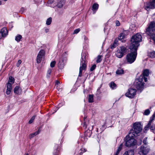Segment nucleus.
Segmentation results:
<instances>
[{
	"instance_id": "nucleus-1",
	"label": "nucleus",
	"mask_w": 155,
	"mask_h": 155,
	"mask_svg": "<svg viewBox=\"0 0 155 155\" xmlns=\"http://www.w3.org/2000/svg\"><path fill=\"white\" fill-rule=\"evenodd\" d=\"M147 26L145 31L155 43V21L150 22Z\"/></svg>"
},
{
	"instance_id": "nucleus-2",
	"label": "nucleus",
	"mask_w": 155,
	"mask_h": 155,
	"mask_svg": "<svg viewBox=\"0 0 155 155\" xmlns=\"http://www.w3.org/2000/svg\"><path fill=\"white\" fill-rule=\"evenodd\" d=\"M141 35L139 33H137L133 36L131 39V44L130 48H136L137 49L138 47L139 46V43L141 41Z\"/></svg>"
},
{
	"instance_id": "nucleus-3",
	"label": "nucleus",
	"mask_w": 155,
	"mask_h": 155,
	"mask_svg": "<svg viewBox=\"0 0 155 155\" xmlns=\"http://www.w3.org/2000/svg\"><path fill=\"white\" fill-rule=\"evenodd\" d=\"M130 52L126 56L127 63L129 64H131L135 60L137 57V49L136 48L130 49Z\"/></svg>"
},
{
	"instance_id": "nucleus-4",
	"label": "nucleus",
	"mask_w": 155,
	"mask_h": 155,
	"mask_svg": "<svg viewBox=\"0 0 155 155\" xmlns=\"http://www.w3.org/2000/svg\"><path fill=\"white\" fill-rule=\"evenodd\" d=\"M134 130L131 129L129 134V136L134 137L137 134L140 133L142 129V127L139 122H136L133 125Z\"/></svg>"
},
{
	"instance_id": "nucleus-5",
	"label": "nucleus",
	"mask_w": 155,
	"mask_h": 155,
	"mask_svg": "<svg viewBox=\"0 0 155 155\" xmlns=\"http://www.w3.org/2000/svg\"><path fill=\"white\" fill-rule=\"evenodd\" d=\"M87 53L85 52H83L81 54V58L80 60L81 66L79 68V72L78 75L79 77L82 76V71L85 69L86 68V59Z\"/></svg>"
},
{
	"instance_id": "nucleus-6",
	"label": "nucleus",
	"mask_w": 155,
	"mask_h": 155,
	"mask_svg": "<svg viewBox=\"0 0 155 155\" xmlns=\"http://www.w3.org/2000/svg\"><path fill=\"white\" fill-rule=\"evenodd\" d=\"M143 76H140L139 78L135 79L134 83V86L138 91L141 92L143 90L144 83L143 82Z\"/></svg>"
},
{
	"instance_id": "nucleus-7",
	"label": "nucleus",
	"mask_w": 155,
	"mask_h": 155,
	"mask_svg": "<svg viewBox=\"0 0 155 155\" xmlns=\"http://www.w3.org/2000/svg\"><path fill=\"white\" fill-rule=\"evenodd\" d=\"M64 0H60L59 1L58 0H49L48 3L50 5V6L51 7L54 8L57 6L58 8H61L64 4Z\"/></svg>"
},
{
	"instance_id": "nucleus-8",
	"label": "nucleus",
	"mask_w": 155,
	"mask_h": 155,
	"mask_svg": "<svg viewBox=\"0 0 155 155\" xmlns=\"http://www.w3.org/2000/svg\"><path fill=\"white\" fill-rule=\"evenodd\" d=\"M134 137H131L127 135L125 139V145L127 147H131L134 145L136 143V140L134 138Z\"/></svg>"
},
{
	"instance_id": "nucleus-9",
	"label": "nucleus",
	"mask_w": 155,
	"mask_h": 155,
	"mask_svg": "<svg viewBox=\"0 0 155 155\" xmlns=\"http://www.w3.org/2000/svg\"><path fill=\"white\" fill-rule=\"evenodd\" d=\"M127 51V49L125 46L120 47L116 51L115 56L119 58H121L125 54Z\"/></svg>"
},
{
	"instance_id": "nucleus-10",
	"label": "nucleus",
	"mask_w": 155,
	"mask_h": 155,
	"mask_svg": "<svg viewBox=\"0 0 155 155\" xmlns=\"http://www.w3.org/2000/svg\"><path fill=\"white\" fill-rule=\"evenodd\" d=\"M155 117L152 116L150 119L147 125L144 128V130H147L149 129L151 130H153L155 129V124L154 123Z\"/></svg>"
},
{
	"instance_id": "nucleus-11",
	"label": "nucleus",
	"mask_w": 155,
	"mask_h": 155,
	"mask_svg": "<svg viewBox=\"0 0 155 155\" xmlns=\"http://www.w3.org/2000/svg\"><path fill=\"white\" fill-rule=\"evenodd\" d=\"M144 8L148 11L150 9H154L155 8V0H152L147 2L144 6Z\"/></svg>"
},
{
	"instance_id": "nucleus-12",
	"label": "nucleus",
	"mask_w": 155,
	"mask_h": 155,
	"mask_svg": "<svg viewBox=\"0 0 155 155\" xmlns=\"http://www.w3.org/2000/svg\"><path fill=\"white\" fill-rule=\"evenodd\" d=\"M149 150L150 149L148 147L142 145L138 150V152L140 155H146Z\"/></svg>"
},
{
	"instance_id": "nucleus-13",
	"label": "nucleus",
	"mask_w": 155,
	"mask_h": 155,
	"mask_svg": "<svg viewBox=\"0 0 155 155\" xmlns=\"http://www.w3.org/2000/svg\"><path fill=\"white\" fill-rule=\"evenodd\" d=\"M45 54V51L43 50H41L39 51L36 58L37 62L38 63H40L44 58Z\"/></svg>"
},
{
	"instance_id": "nucleus-14",
	"label": "nucleus",
	"mask_w": 155,
	"mask_h": 155,
	"mask_svg": "<svg viewBox=\"0 0 155 155\" xmlns=\"http://www.w3.org/2000/svg\"><path fill=\"white\" fill-rule=\"evenodd\" d=\"M136 90L134 88H130L125 94L126 97L132 98L134 97L136 94Z\"/></svg>"
},
{
	"instance_id": "nucleus-15",
	"label": "nucleus",
	"mask_w": 155,
	"mask_h": 155,
	"mask_svg": "<svg viewBox=\"0 0 155 155\" xmlns=\"http://www.w3.org/2000/svg\"><path fill=\"white\" fill-rule=\"evenodd\" d=\"M66 58L62 55L59 60L58 63V67L61 69H62L64 68L65 62L66 61Z\"/></svg>"
},
{
	"instance_id": "nucleus-16",
	"label": "nucleus",
	"mask_w": 155,
	"mask_h": 155,
	"mask_svg": "<svg viewBox=\"0 0 155 155\" xmlns=\"http://www.w3.org/2000/svg\"><path fill=\"white\" fill-rule=\"evenodd\" d=\"M8 34V31L5 27L2 28L0 32V39L5 37Z\"/></svg>"
},
{
	"instance_id": "nucleus-17",
	"label": "nucleus",
	"mask_w": 155,
	"mask_h": 155,
	"mask_svg": "<svg viewBox=\"0 0 155 155\" xmlns=\"http://www.w3.org/2000/svg\"><path fill=\"white\" fill-rule=\"evenodd\" d=\"M91 132L90 130L88 132L86 131L85 133V137L82 138V141L86 142L87 140V137H90L91 136Z\"/></svg>"
},
{
	"instance_id": "nucleus-18",
	"label": "nucleus",
	"mask_w": 155,
	"mask_h": 155,
	"mask_svg": "<svg viewBox=\"0 0 155 155\" xmlns=\"http://www.w3.org/2000/svg\"><path fill=\"white\" fill-rule=\"evenodd\" d=\"M127 35V32L126 31H124L123 32L121 33L118 37L119 40H122L125 38V36Z\"/></svg>"
},
{
	"instance_id": "nucleus-19",
	"label": "nucleus",
	"mask_w": 155,
	"mask_h": 155,
	"mask_svg": "<svg viewBox=\"0 0 155 155\" xmlns=\"http://www.w3.org/2000/svg\"><path fill=\"white\" fill-rule=\"evenodd\" d=\"M7 90L6 93L7 94H9L12 89V85L11 84L7 83Z\"/></svg>"
},
{
	"instance_id": "nucleus-20",
	"label": "nucleus",
	"mask_w": 155,
	"mask_h": 155,
	"mask_svg": "<svg viewBox=\"0 0 155 155\" xmlns=\"http://www.w3.org/2000/svg\"><path fill=\"white\" fill-rule=\"evenodd\" d=\"M41 130L40 129H39L37 131L30 134L29 135V138L30 139L32 138L39 134Z\"/></svg>"
},
{
	"instance_id": "nucleus-21",
	"label": "nucleus",
	"mask_w": 155,
	"mask_h": 155,
	"mask_svg": "<svg viewBox=\"0 0 155 155\" xmlns=\"http://www.w3.org/2000/svg\"><path fill=\"white\" fill-rule=\"evenodd\" d=\"M99 5L97 4H94L92 7V10L93 12V14H94L98 8Z\"/></svg>"
},
{
	"instance_id": "nucleus-22",
	"label": "nucleus",
	"mask_w": 155,
	"mask_h": 155,
	"mask_svg": "<svg viewBox=\"0 0 155 155\" xmlns=\"http://www.w3.org/2000/svg\"><path fill=\"white\" fill-rule=\"evenodd\" d=\"M118 45V40L116 39L115 40L113 43L111 44L110 45V48L113 49L114 48H115Z\"/></svg>"
},
{
	"instance_id": "nucleus-23",
	"label": "nucleus",
	"mask_w": 155,
	"mask_h": 155,
	"mask_svg": "<svg viewBox=\"0 0 155 155\" xmlns=\"http://www.w3.org/2000/svg\"><path fill=\"white\" fill-rule=\"evenodd\" d=\"M123 155H134V151L132 150H129L125 152Z\"/></svg>"
},
{
	"instance_id": "nucleus-24",
	"label": "nucleus",
	"mask_w": 155,
	"mask_h": 155,
	"mask_svg": "<svg viewBox=\"0 0 155 155\" xmlns=\"http://www.w3.org/2000/svg\"><path fill=\"white\" fill-rule=\"evenodd\" d=\"M109 85L112 89H115L117 87V85L113 81L111 82Z\"/></svg>"
},
{
	"instance_id": "nucleus-25",
	"label": "nucleus",
	"mask_w": 155,
	"mask_h": 155,
	"mask_svg": "<svg viewBox=\"0 0 155 155\" xmlns=\"http://www.w3.org/2000/svg\"><path fill=\"white\" fill-rule=\"evenodd\" d=\"M15 81V79L12 76H10L7 83L11 84L12 85L13 84Z\"/></svg>"
},
{
	"instance_id": "nucleus-26",
	"label": "nucleus",
	"mask_w": 155,
	"mask_h": 155,
	"mask_svg": "<svg viewBox=\"0 0 155 155\" xmlns=\"http://www.w3.org/2000/svg\"><path fill=\"white\" fill-rule=\"evenodd\" d=\"M149 72L148 69L144 70L143 72V76L147 77L149 75Z\"/></svg>"
},
{
	"instance_id": "nucleus-27",
	"label": "nucleus",
	"mask_w": 155,
	"mask_h": 155,
	"mask_svg": "<svg viewBox=\"0 0 155 155\" xmlns=\"http://www.w3.org/2000/svg\"><path fill=\"white\" fill-rule=\"evenodd\" d=\"M123 144L122 143L119 146L117 152L115 153V155H118V154L119 153L120 151L121 150Z\"/></svg>"
},
{
	"instance_id": "nucleus-28",
	"label": "nucleus",
	"mask_w": 155,
	"mask_h": 155,
	"mask_svg": "<svg viewBox=\"0 0 155 155\" xmlns=\"http://www.w3.org/2000/svg\"><path fill=\"white\" fill-rule=\"evenodd\" d=\"M19 87L18 86H16L14 90V93L17 94H19Z\"/></svg>"
},
{
	"instance_id": "nucleus-29",
	"label": "nucleus",
	"mask_w": 155,
	"mask_h": 155,
	"mask_svg": "<svg viewBox=\"0 0 155 155\" xmlns=\"http://www.w3.org/2000/svg\"><path fill=\"white\" fill-rule=\"evenodd\" d=\"M88 101L89 103H92L93 102L94 100L93 95L90 94L89 95Z\"/></svg>"
},
{
	"instance_id": "nucleus-30",
	"label": "nucleus",
	"mask_w": 155,
	"mask_h": 155,
	"mask_svg": "<svg viewBox=\"0 0 155 155\" xmlns=\"http://www.w3.org/2000/svg\"><path fill=\"white\" fill-rule=\"evenodd\" d=\"M22 36L20 35H18L15 37V40L18 42H19L20 40L22 38Z\"/></svg>"
},
{
	"instance_id": "nucleus-31",
	"label": "nucleus",
	"mask_w": 155,
	"mask_h": 155,
	"mask_svg": "<svg viewBox=\"0 0 155 155\" xmlns=\"http://www.w3.org/2000/svg\"><path fill=\"white\" fill-rule=\"evenodd\" d=\"M52 22V18L51 17H49L48 18L46 21V24L47 25H50Z\"/></svg>"
},
{
	"instance_id": "nucleus-32",
	"label": "nucleus",
	"mask_w": 155,
	"mask_h": 155,
	"mask_svg": "<svg viewBox=\"0 0 155 155\" xmlns=\"http://www.w3.org/2000/svg\"><path fill=\"white\" fill-rule=\"evenodd\" d=\"M102 55H99L97 57V60H96V62L97 63H100L102 61Z\"/></svg>"
},
{
	"instance_id": "nucleus-33",
	"label": "nucleus",
	"mask_w": 155,
	"mask_h": 155,
	"mask_svg": "<svg viewBox=\"0 0 155 155\" xmlns=\"http://www.w3.org/2000/svg\"><path fill=\"white\" fill-rule=\"evenodd\" d=\"M150 113V110L149 109L146 110L144 112L143 114L145 115H148Z\"/></svg>"
},
{
	"instance_id": "nucleus-34",
	"label": "nucleus",
	"mask_w": 155,
	"mask_h": 155,
	"mask_svg": "<svg viewBox=\"0 0 155 155\" xmlns=\"http://www.w3.org/2000/svg\"><path fill=\"white\" fill-rule=\"evenodd\" d=\"M149 56L152 58H154L155 57V51H153L149 53Z\"/></svg>"
},
{
	"instance_id": "nucleus-35",
	"label": "nucleus",
	"mask_w": 155,
	"mask_h": 155,
	"mask_svg": "<svg viewBox=\"0 0 155 155\" xmlns=\"http://www.w3.org/2000/svg\"><path fill=\"white\" fill-rule=\"evenodd\" d=\"M124 73V70L123 69H120L117 70L116 71V73L117 74H121Z\"/></svg>"
},
{
	"instance_id": "nucleus-36",
	"label": "nucleus",
	"mask_w": 155,
	"mask_h": 155,
	"mask_svg": "<svg viewBox=\"0 0 155 155\" xmlns=\"http://www.w3.org/2000/svg\"><path fill=\"white\" fill-rule=\"evenodd\" d=\"M58 145L56 144L55 146V149H56L55 153H54L53 155H58Z\"/></svg>"
},
{
	"instance_id": "nucleus-37",
	"label": "nucleus",
	"mask_w": 155,
	"mask_h": 155,
	"mask_svg": "<svg viewBox=\"0 0 155 155\" xmlns=\"http://www.w3.org/2000/svg\"><path fill=\"white\" fill-rule=\"evenodd\" d=\"M51 72V70L50 69H48L47 74V78H49L50 77V75Z\"/></svg>"
},
{
	"instance_id": "nucleus-38",
	"label": "nucleus",
	"mask_w": 155,
	"mask_h": 155,
	"mask_svg": "<svg viewBox=\"0 0 155 155\" xmlns=\"http://www.w3.org/2000/svg\"><path fill=\"white\" fill-rule=\"evenodd\" d=\"M35 116H33V117H32L30 119V120H29L28 123L29 124H31L34 121V119L35 118Z\"/></svg>"
},
{
	"instance_id": "nucleus-39",
	"label": "nucleus",
	"mask_w": 155,
	"mask_h": 155,
	"mask_svg": "<svg viewBox=\"0 0 155 155\" xmlns=\"http://www.w3.org/2000/svg\"><path fill=\"white\" fill-rule=\"evenodd\" d=\"M96 67V64H94L90 68V71H94Z\"/></svg>"
},
{
	"instance_id": "nucleus-40",
	"label": "nucleus",
	"mask_w": 155,
	"mask_h": 155,
	"mask_svg": "<svg viewBox=\"0 0 155 155\" xmlns=\"http://www.w3.org/2000/svg\"><path fill=\"white\" fill-rule=\"evenodd\" d=\"M80 29L79 28L75 29L74 31L73 34H77L80 31Z\"/></svg>"
},
{
	"instance_id": "nucleus-41",
	"label": "nucleus",
	"mask_w": 155,
	"mask_h": 155,
	"mask_svg": "<svg viewBox=\"0 0 155 155\" xmlns=\"http://www.w3.org/2000/svg\"><path fill=\"white\" fill-rule=\"evenodd\" d=\"M55 64H56V62L55 61H54L51 62L50 64V66L51 68L54 67V66Z\"/></svg>"
},
{
	"instance_id": "nucleus-42",
	"label": "nucleus",
	"mask_w": 155,
	"mask_h": 155,
	"mask_svg": "<svg viewBox=\"0 0 155 155\" xmlns=\"http://www.w3.org/2000/svg\"><path fill=\"white\" fill-rule=\"evenodd\" d=\"M147 137H145L144 139V140H143V143L145 145H147Z\"/></svg>"
},
{
	"instance_id": "nucleus-43",
	"label": "nucleus",
	"mask_w": 155,
	"mask_h": 155,
	"mask_svg": "<svg viewBox=\"0 0 155 155\" xmlns=\"http://www.w3.org/2000/svg\"><path fill=\"white\" fill-rule=\"evenodd\" d=\"M21 63V61L20 60H18L17 64H16L17 66L18 67H19Z\"/></svg>"
},
{
	"instance_id": "nucleus-44",
	"label": "nucleus",
	"mask_w": 155,
	"mask_h": 155,
	"mask_svg": "<svg viewBox=\"0 0 155 155\" xmlns=\"http://www.w3.org/2000/svg\"><path fill=\"white\" fill-rule=\"evenodd\" d=\"M83 153V152L82 151H79L77 153L76 155H82Z\"/></svg>"
},
{
	"instance_id": "nucleus-45",
	"label": "nucleus",
	"mask_w": 155,
	"mask_h": 155,
	"mask_svg": "<svg viewBox=\"0 0 155 155\" xmlns=\"http://www.w3.org/2000/svg\"><path fill=\"white\" fill-rule=\"evenodd\" d=\"M115 23H116V25L117 26H118L120 25V22L118 21V20L116 21V22H115Z\"/></svg>"
},
{
	"instance_id": "nucleus-46",
	"label": "nucleus",
	"mask_w": 155,
	"mask_h": 155,
	"mask_svg": "<svg viewBox=\"0 0 155 155\" xmlns=\"http://www.w3.org/2000/svg\"><path fill=\"white\" fill-rule=\"evenodd\" d=\"M25 8H22L19 11V12L21 13H22L25 11Z\"/></svg>"
},
{
	"instance_id": "nucleus-47",
	"label": "nucleus",
	"mask_w": 155,
	"mask_h": 155,
	"mask_svg": "<svg viewBox=\"0 0 155 155\" xmlns=\"http://www.w3.org/2000/svg\"><path fill=\"white\" fill-rule=\"evenodd\" d=\"M80 151H82V152H83V153H84V152H86V150L85 148H81V149Z\"/></svg>"
},
{
	"instance_id": "nucleus-48",
	"label": "nucleus",
	"mask_w": 155,
	"mask_h": 155,
	"mask_svg": "<svg viewBox=\"0 0 155 155\" xmlns=\"http://www.w3.org/2000/svg\"><path fill=\"white\" fill-rule=\"evenodd\" d=\"M83 126L85 128H86L87 127V124L86 123V122H84V123L83 124Z\"/></svg>"
},
{
	"instance_id": "nucleus-49",
	"label": "nucleus",
	"mask_w": 155,
	"mask_h": 155,
	"mask_svg": "<svg viewBox=\"0 0 155 155\" xmlns=\"http://www.w3.org/2000/svg\"><path fill=\"white\" fill-rule=\"evenodd\" d=\"M145 76H143V80H144L145 82H146L147 80V78L145 77Z\"/></svg>"
},
{
	"instance_id": "nucleus-50",
	"label": "nucleus",
	"mask_w": 155,
	"mask_h": 155,
	"mask_svg": "<svg viewBox=\"0 0 155 155\" xmlns=\"http://www.w3.org/2000/svg\"><path fill=\"white\" fill-rule=\"evenodd\" d=\"M49 31V29L48 28H46L45 29V32L47 33Z\"/></svg>"
},
{
	"instance_id": "nucleus-51",
	"label": "nucleus",
	"mask_w": 155,
	"mask_h": 155,
	"mask_svg": "<svg viewBox=\"0 0 155 155\" xmlns=\"http://www.w3.org/2000/svg\"><path fill=\"white\" fill-rule=\"evenodd\" d=\"M59 83L60 82L58 81H57L56 82L55 85H58Z\"/></svg>"
},
{
	"instance_id": "nucleus-52",
	"label": "nucleus",
	"mask_w": 155,
	"mask_h": 155,
	"mask_svg": "<svg viewBox=\"0 0 155 155\" xmlns=\"http://www.w3.org/2000/svg\"><path fill=\"white\" fill-rule=\"evenodd\" d=\"M59 108V107H56L55 108L56 110H55V111L54 112L52 113V114H54V112H56L57 111V110Z\"/></svg>"
},
{
	"instance_id": "nucleus-53",
	"label": "nucleus",
	"mask_w": 155,
	"mask_h": 155,
	"mask_svg": "<svg viewBox=\"0 0 155 155\" xmlns=\"http://www.w3.org/2000/svg\"><path fill=\"white\" fill-rule=\"evenodd\" d=\"M90 77H92L93 78H94V77L93 75H91V74H90V76H89Z\"/></svg>"
},
{
	"instance_id": "nucleus-54",
	"label": "nucleus",
	"mask_w": 155,
	"mask_h": 155,
	"mask_svg": "<svg viewBox=\"0 0 155 155\" xmlns=\"http://www.w3.org/2000/svg\"><path fill=\"white\" fill-rule=\"evenodd\" d=\"M84 37L85 40L86 39H87V38L86 37V36H84Z\"/></svg>"
},
{
	"instance_id": "nucleus-55",
	"label": "nucleus",
	"mask_w": 155,
	"mask_h": 155,
	"mask_svg": "<svg viewBox=\"0 0 155 155\" xmlns=\"http://www.w3.org/2000/svg\"><path fill=\"white\" fill-rule=\"evenodd\" d=\"M25 155H28V153H25Z\"/></svg>"
},
{
	"instance_id": "nucleus-56",
	"label": "nucleus",
	"mask_w": 155,
	"mask_h": 155,
	"mask_svg": "<svg viewBox=\"0 0 155 155\" xmlns=\"http://www.w3.org/2000/svg\"><path fill=\"white\" fill-rule=\"evenodd\" d=\"M58 90L59 91H61V88H60V89H59H59H58Z\"/></svg>"
},
{
	"instance_id": "nucleus-57",
	"label": "nucleus",
	"mask_w": 155,
	"mask_h": 155,
	"mask_svg": "<svg viewBox=\"0 0 155 155\" xmlns=\"http://www.w3.org/2000/svg\"><path fill=\"white\" fill-rule=\"evenodd\" d=\"M2 4V2L0 0V5Z\"/></svg>"
},
{
	"instance_id": "nucleus-58",
	"label": "nucleus",
	"mask_w": 155,
	"mask_h": 155,
	"mask_svg": "<svg viewBox=\"0 0 155 155\" xmlns=\"http://www.w3.org/2000/svg\"><path fill=\"white\" fill-rule=\"evenodd\" d=\"M102 127H105V125H103Z\"/></svg>"
},
{
	"instance_id": "nucleus-59",
	"label": "nucleus",
	"mask_w": 155,
	"mask_h": 155,
	"mask_svg": "<svg viewBox=\"0 0 155 155\" xmlns=\"http://www.w3.org/2000/svg\"><path fill=\"white\" fill-rule=\"evenodd\" d=\"M104 129H105L104 128H103V129H102V130H104Z\"/></svg>"
},
{
	"instance_id": "nucleus-60",
	"label": "nucleus",
	"mask_w": 155,
	"mask_h": 155,
	"mask_svg": "<svg viewBox=\"0 0 155 155\" xmlns=\"http://www.w3.org/2000/svg\"><path fill=\"white\" fill-rule=\"evenodd\" d=\"M3 1H7V0H3Z\"/></svg>"
},
{
	"instance_id": "nucleus-61",
	"label": "nucleus",
	"mask_w": 155,
	"mask_h": 155,
	"mask_svg": "<svg viewBox=\"0 0 155 155\" xmlns=\"http://www.w3.org/2000/svg\"><path fill=\"white\" fill-rule=\"evenodd\" d=\"M60 104H59L58 106H60Z\"/></svg>"
},
{
	"instance_id": "nucleus-62",
	"label": "nucleus",
	"mask_w": 155,
	"mask_h": 155,
	"mask_svg": "<svg viewBox=\"0 0 155 155\" xmlns=\"http://www.w3.org/2000/svg\"><path fill=\"white\" fill-rule=\"evenodd\" d=\"M91 81H93V80H91Z\"/></svg>"
}]
</instances>
